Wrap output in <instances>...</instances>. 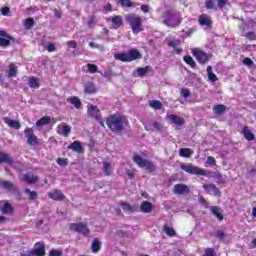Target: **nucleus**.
<instances>
[{
  "label": "nucleus",
  "mask_w": 256,
  "mask_h": 256,
  "mask_svg": "<svg viewBox=\"0 0 256 256\" xmlns=\"http://www.w3.org/2000/svg\"><path fill=\"white\" fill-rule=\"evenodd\" d=\"M127 123L128 120L126 117L119 114H110L106 118V125L108 129L116 135H120L124 131Z\"/></svg>",
  "instance_id": "f257e3e1"
},
{
  "label": "nucleus",
  "mask_w": 256,
  "mask_h": 256,
  "mask_svg": "<svg viewBox=\"0 0 256 256\" xmlns=\"http://www.w3.org/2000/svg\"><path fill=\"white\" fill-rule=\"evenodd\" d=\"M126 23L129 24L130 29H132L133 34H138L143 32V19L136 14L130 13L125 16Z\"/></svg>",
  "instance_id": "f03ea898"
},
{
  "label": "nucleus",
  "mask_w": 256,
  "mask_h": 256,
  "mask_svg": "<svg viewBox=\"0 0 256 256\" xmlns=\"http://www.w3.org/2000/svg\"><path fill=\"white\" fill-rule=\"evenodd\" d=\"M181 170L185 171L189 175H196L202 177H209L207 170L200 168L199 166H194L191 163H182L180 166Z\"/></svg>",
  "instance_id": "7ed1b4c3"
},
{
  "label": "nucleus",
  "mask_w": 256,
  "mask_h": 256,
  "mask_svg": "<svg viewBox=\"0 0 256 256\" xmlns=\"http://www.w3.org/2000/svg\"><path fill=\"white\" fill-rule=\"evenodd\" d=\"M133 162L136 163L138 167L147 169L149 173L156 171V166L152 161H147L137 154L133 156Z\"/></svg>",
  "instance_id": "20e7f679"
},
{
  "label": "nucleus",
  "mask_w": 256,
  "mask_h": 256,
  "mask_svg": "<svg viewBox=\"0 0 256 256\" xmlns=\"http://www.w3.org/2000/svg\"><path fill=\"white\" fill-rule=\"evenodd\" d=\"M24 137L27 139V144L29 147L41 146V141L38 136L35 135L34 129L27 127L24 129Z\"/></svg>",
  "instance_id": "39448f33"
},
{
  "label": "nucleus",
  "mask_w": 256,
  "mask_h": 256,
  "mask_svg": "<svg viewBox=\"0 0 256 256\" xmlns=\"http://www.w3.org/2000/svg\"><path fill=\"white\" fill-rule=\"evenodd\" d=\"M69 229L72 232L80 233L84 237L90 236L91 230L88 227L87 223L78 222V223H70Z\"/></svg>",
  "instance_id": "423d86ee"
},
{
  "label": "nucleus",
  "mask_w": 256,
  "mask_h": 256,
  "mask_svg": "<svg viewBox=\"0 0 256 256\" xmlns=\"http://www.w3.org/2000/svg\"><path fill=\"white\" fill-rule=\"evenodd\" d=\"M192 54H193L194 58H196L198 63L201 65L207 64L210 61V59L212 58L211 54H208L200 49H194L192 51Z\"/></svg>",
  "instance_id": "0eeeda50"
},
{
  "label": "nucleus",
  "mask_w": 256,
  "mask_h": 256,
  "mask_svg": "<svg viewBox=\"0 0 256 256\" xmlns=\"http://www.w3.org/2000/svg\"><path fill=\"white\" fill-rule=\"evenodd\" d=\"M107 23H111L110 29L118 30L124 26V18L121 15H114L106 19Z\"/></svg>",
  "instance_id": "6e6552de"
},
{
  "label": "nucleus",
  "mask_w": 256,
  "mask_h": 256,
  "mask_svg": "<svg viewBox=\"0 0 256 256\" xmlns=\"http://www.w3.org/2000/svg\"><path fill=\"white\" fill-rule=\"evenodd\" d=\"M202 189L213 197L219 198L222 196L221 190L214 183H205L202 185Z\"/></svg>",
  "instance_id": "1a4fd4ad"
},
{
  "label": "nucleus",
  "mask_w": 256,
  "mask_h": 256,
  "mask_svg": "<svg viewBox=\"0 0 256 256\" xmlns=\"http://www.w3.org/2000/svg\"><path fill=\"white\" fill-rule=\"evenodd\" d=\"M172 193L175 195L185 196L191 193V188H189V186L184 183L175 184L172 188Z\"/></svg>",
  "instance_id": "9d476101"
},
{
  "label": "nucleus",
  "mask_w": 256,
  "mask_h": 256,
  "mask_svg": "<svg viewBox=\"0 0 256 256\" xmlns=\"http://www.w3.org/2000/svg\"><path fill=\"white\" fill-rule=\"evenodd\" d=\"M0 211L2 215H12L15 212V208L8 200L0 201Z\"/></svg>",
  "instance_id": "9b49d317"
},
{
  "label": "nucleus",
  "mask_w": 256,
  "mask_h": 256,
  "mask_svg": "<svg viewBox=\"0 0 256 256\" xmlns=\"http://www.w3.org/2000/svg\"><path fill=\"white\" fill-rule=\"evenodd\" d=\"M1 187L5 189L6 191L12 192L13 194L17 196H21V192L19 191V188L15 186L11 181L5 180L1 183Z\"/></svg>",
  "instance_id": "f8f14e48"
},
{
  "label": "nucleus",
  "mask_w": 256,
  "mask_h": 256,
  "mask_svg": "<svg viewBox=\"0 0 256 256\" xmlns=\"http://www.w3.org/2000/svg\"><path fill=\"white\" fill-rule=\"evenodd\" d=\"M48 198H50L51 200H53L55 202H62L65 199V195L62 194V191H60L58 189H54V190L48 192Z\"/></svg>",
  "instance_id": "ddd939ff"
},
{
  "label": "nucleus",
  "mask_w": 256,
  "mask_h": 256,
  "mask_svg": "<svg viewBox=\"0 0 256 256\" xmlns=\"http://www.w3.org/2000/svg\"><path fill=\"white\" fill-rule=\"evenodd\" d=\"M87 113L89 117L95 119L96 121H101L102 119L101 110L98 108V106H89Z\"/></svg>",
  "instance_id": "4468645a"
},
{
  "label": "nucleus",
  "mask_w": 256,
  "mask_h": 256,
  "mask_svg": "<svg viewBox=\"0 0 256 256\" xmlns=\"http://www.w3.org/2000/svg\"><path fill=\"white\" fill-rule=\"evenodd\" d=\"M22 181L27 183L28 185H32L39 181V177L37 175H32L31 173H27L22 175Z\"/></svg>",
  "instance_id": "2eb2a0df"
},
{
  "label": "nucleus",
  "mask_w": 256,
  "mask_h": 256,
  "mask_svg": "<svg viewBox=\"0 0 256 256\" xmlns=\"http://www.w3.org/2000/svg\"><path fill=\"white\" fill-rule=\"evenodd\" d=\"M166 119L170 120V122L172 124L177 125V126H182L185 124L184 118L178 117L177 115H174V114H168L166 116Z\"/></svg>",
  "instance_id": "dca6fc26"
},
{
  "label": "nucleus",
  "mask_w": 256,
  "mask_h": 256,
  "mask_svg": "<svg viewBox=\"0 0 256 256\" xmlns=\"http://www.w3.org/2000/svg\"><path fill=\"white\" fill-rule=\"evenodd\" d=\"M174 14L173 12L167 11L163 14V23L168 27H173Z\"/></svg>",
  "instance_id": "f3484780"
},
{
  "label": "nucleus",
  "mask_w": 256,
  "mask_h": 256,
  "mask_svg": "<svg viewBox=\"0 0 256 256\" xmlns=\"http://www.w3.org/2000/svg\"><path fill=\"white\" fill-rule=\"evenodd\" d=\"M198 24H200V26H207L208 29L212 28L211 18L205 15L198 16Z\"/></svg>",
  "instance_id": "a211bd4d"
},
{
  "label": "nucleus",
  "mask_w": 256,
  "mask_h": 256,
  "mask_svg": "<svg viewBox=\"0 0 256 256\" xmlns=\"http://www.w3.org/2000/svg\"><path fill=\"white\" fill-rule=\"evenodd\" d=\"M3 122L15 130H19L21 127V124L18 120H12L9 117H3Z\"/></svg>",
  "instance_id": "6ab92c4d"
},
{
  "label": "nucleus",
  "mask_w": 256,
  "mask_h": 256,
  "mask_svg": "<svg viewBox=\"0 0 256 256\" xmlns=\"http://www.w3.org/2000/svg\"><path fill=\"white\" fill-rule=\"evenodd\" d=\"M84 92L88 95H95L98 90L93 82H87V84L84 85Z\"/></svg>",
  "instance_id": "aec40b11"
},
{
  "label": "nucleus",
  "mask_w": 256,
  "mask_h": 256,
  "mask_svg": "<svg viewBox=\"0 0 256 256\" xmlns=\"http://www.w3.org/2000/svg\"><path fill=\"white\" fill-rule=\"evenodd\" d=\"M29 255H33V256H45V255H46L45 245L42 244V246L36 247L35 249L31 250V251L29 252Z\"/></svg>",
  "instance_id": "412c9836"
},
{
  "label": "nucleus",
  "mask_w": 256,
  "mask_h": 256,
  "mask_svg": "<svg viewBox=\"0 0 256 256\" xmlns=\"http://www.w3.org/2000/svg\"><path fill=\"white\" fill-rule=\"evenodd\" d=\"M68 149L73 150L74 153H83V146L80 141H74L72 144H69Z\"/></svg>",
  "instance_id": "4be33fe9"
},
{
  "label": "nucleus",
  "mask_w": 256,
  "mask_h": 256,
  "mask_svg": "<svg viewBox=\"0 0 256 256\" xmlns=\"http://www.w3.org/2000/svg\"><path fill=\"white\" fill-rule=\"evenodd\" d=\"M28 86L31 89H39L41 87V83L39 82V78H36L35 76H31L28 78Z\"/></svg>",
  "instance_id": "5701e85b"
},
{
  "label": "nucleus",
  "mask_w": 256,
  "mask_h": 256,
  "mask_svg": "<svg viewBox=\"0 0 256 256\" xmlns=\"http://www.w3.org/2000/svg\"><path fill=\"white\" fill-rule=\"evenodd\" d=\"M102 248V243L101 241H99L98 238L93 239L92 244H91V251L93 254L98 253L99 251H101Z\"/></svg>",
  "instance_id": "b1692460"
},
{
  "label": "nucleus",
  "mask_w": 256,
  "mask_h": 256,
  "mask_svg": "<svg viewBox=\"0 0 256 256\" xmlns=\"http://www.w3.org/2000/svg\"><path fill=\"white\" fill-rule=\"evenodd\" d=\"M128 56L132 61L143 58V55L136 48L130 49Z\"/></svg>",
  "instance_id": "393cba45"
},
{
  "label": "nucleus",
  "mask_w": 256,
  "mask_h": 256,
  "mask_svg": "<svg viewBox=\"0 0 256 256\" xmlns=\"http://www.w3.org/2000/svg\"><path fill=\"white\" fill-rule=\"evenodd\" d=\"M114 59L118 61H122L123 63H129L132 62L131 58L126 53H117L114 54Z\"/></svg>",
  "instance_id": "a878e982"
},
{
  "label": "nucleus",
  "mask_w": 256,
  "mask_h": 256,
  "mask_svg": "<svg viewBox=\"0 0 256 256\" xmlns=\"http://www.w3.org/2000/svg\"><path fill=\"white\" fill-rule=\"evenodd\" d=\"M242 134H243V137L248 141H253L255 139V135L247 126L243 127Z\"/></svg>",
  "instance_id": "bb28decb"
},
{
  "label": "nucleus",
  "mask_w": 256,
  "mask_h": 256,
  "mask_svg": "<svg viewBox=\"0 0 256 256\" xmlns=\"http://www.w3.org/2000/svg\"><path fill=\"white\" fill-rule=\"evenodd\" d=\"M193 154H194V152L191 148H181V149H179V157L191 158Z\"/></svg>",
  "instance_id": "cd10ccee"
},
{
  "label": "nucleus",
  "mask_w": 256,
  "mask_h": 256,
  "mask_svg": "<svg viewBox=\"0 0 256 256\" xmlns=\"http://www.w3.org/2000/svg\"><path fill=\"white\" fill-rule=\"evenodd\" d=\"M140 210L143 213H151L152 211V203L149 201H142L140 205Z\"/></svg>",
  "instance_id": "c85d7f7f"
},
{
  "label": "nucleus",
  "mask_w": 256,
  "mask_h": 256,
  "mask_svg": "<svg viewBox=\"0 0 256 256\" xmlns=\"http://www.w3.org/2000/svg\"><path fill=\"white\" fill-rule=\"evenodd\" d=\"M136 73L138 77H144L148 73H152V68L148 65L143 68H137Z\"/></svg>",
  "instance_id": "c756f323"
},
{
  "label": "nucleus",
  "mask_w": 256,
  "mask_h": 256,
  "mask_svg": "<svg viewBox=\"0 0 256 256\" xmlns=\"http://www.w3.org/2000/svg\"><path fill=\"white\" fill-rule=\"evenodd\" d=\"M103 172H104V175H106L107 177L113 175V167L111 166L110 162L108 161L103 162Z\"/></svg>",
  "instance_id": "7c9ffc66"
},
{
  "label": "nucleus",
  "mask_w": 256,
  "mask_h": 256,
  "mask_svg": "<svg viewBox=\"0 0 256 256\" xmlns=\"http://www.w3.org/2000/svg\"><path fill=\"white\" fill-rule=\"evenodd\" d=\"M66 101H68V103L74 105L75 109H77V110L81 109V100L79 98H77L76 96L68 98V99H66Z\"/></svg>",
  "instance_id": "2f4dec72"
},
{
  "label": "nucleus",
  "mask_w": 256,
  "mask_h": 256,
  "mask_svg": "<svg viewBox=\"0 0 256 256\" xmlns=\"http://www.w3.org/2000/svg\"><path fill=\"white\" fill-rule=\"evenodd\" d=\"M50 123H51V117L44 116L40 118L38 121H36V126L43 127V126L49 125Z\"/></svg>",
  "instance_id": "473e14b6"
},
{
  "label": "nucleus",
  "mask_w": 256,
  "mask_h": 256,
  "mask_svg": "<svg viewBox=\"0 0 256 256\" xmlns=\"http://www.w3.org/2000/svg\"><path fill=\"white\" fill-rule=\"evenodd\" d=\"M227 108L223 104H218L216 106H213V113L216 115H222L225 114Z\"/></svg>",
  "instance_id": "72a5a7b5"
},
{
  "label": "nucleus",
  "mask_w": 256,
  "mask_h": 256,
  "mask_svg": "<svg viewBox=\"0 0 256 256\" xmlns=\"http://www.w3.org/2000/svg\"><path fill=\"white\" fill-rule=\"evenodd\" d=\"M7 76L8 78H15L17 76V66L15 63H10Z\"/></svg>",
  "instance_id": "f704fd0d"
},
{
  "label": "nucleus",
  "mask_w": 256,
  "mask_h": 256,
  "mask_svg": "<svg viewBox=\"0 0 256 256\" xmlns=\"http://www.w3.org/2000/svg\"><path fill=\"white\" fill-rule=\"evenodd\" d=\"M120 205L124 212L133 213L136 210L135 206L129 205L127 202H121Z\"/></svg>",
  "instance_id": "c9c22d12"
},
{
  "label": "nucleus",
  "mask_w": 256,
  "mask_h": 256,
  "mask_svg": "<svg viewBox=\"0 0 256 256\" xmlns=\"http://www.w3.org/2000/svg\"><path fill=\"white\" fill-rule=\"evenodd\" d=\"M183 61H185L186 65H189L193 69H196L197 65L195 60H193L192 56H189V55L183 56Z\"/></svg>",
  "instance_id": "e433bc0d"
},
{
  "label": "nucleus",
  "mask_w": 256,
  "mask_h": 256,
  "mask_svg": "<svg viewBox=\"0 0 256 256\" xmlns=\"http://www.w3.org/2000/svg\"><path fill=\"white\" fill-rule=\"evenodd\" d=\"M211 213L215 215L216 218H218V221L222 222L223 221V215L221 212H219V208L216 206L211 207Z\"/></svg>",
  "instance_id": "4c0bfd02"
},
{
  "label": "nucleus",
  "mask_w": 256,
  "mask_h": 256,
  "mask_svg": "<svg viewBox=\"0 0 256 256\" xmlns=\"http://www.w3.org/2000/svg\"><path fill=\"white\" fill-rule=\"evenodd\" d=\"M207 74H208L209 81H211L212 83H215L216 81H218V77L214 74V72H212L211 66L207 67Z\"/></svg>",
  "instance_id": "58836bf2"
},
{
  "label": "nucleus",
  "mask_w": 256,
  "mask_h": 256,
  "mask_svg": "<svg viewBox=\"0 0 256 256\" xmlns=\"http://www.w3.org/2000/svg\"><path fill=\"white\" fill-rule=\"evenodd\" d=\"M149 107L155 110H161L163 108V104L160 100H152L151 103H149Z\"/></svg>",
  "instance_id": "ea45409f"
},
{
  "label": "nucleus",
  "mask_w": 256,
  "mask_h": 256,
  "mask_svg": "<svg viewBox=\"0 0 256 256\" xmlns=\"http://www.w3.org/2000/svg\"><path fill=\"white\" fill-rule=\"evenodd\" d=\"M163 231L168 237H174L176 235L175 230L167 225L163 226Z\"/></svg>",
  "instance_id": "a19ab883"
},
{
  "label": "nucleus",
  "mask_w": 256,
  "mask_h": 256,
  "mask_svg": "<svg viewBox=\"0 0 256 256\" xmlns=\"http://www.w3.org/2000/svg\"><path fill=\"white\" fill-rule=\"evenodd\" d=\"M24 192L28 194L30 200L34 201L38 199V193H36V191H31L30 188H25Z\"/></svg>",
  "instance_id": "79ce46f5"
},
{
  "label": "nucleus",
  "mask_w": 256,
  "mask_h": 256,
  "mask_svg": "<svg viewBox=\"0 0 256 256\" xmlns=\"http://www.w3.org/2000/svg\"><path fill=\"white\" fill-rule=\"evenodd\" d=\"M118 4L123 8H133L131 0H118Z\"/></svg>",
  "instance_id": "37998d69"
},
{
  "label": "nucleus",
  "mask_w": 256,
  "mask_h": 256,
  "mask_svg": "<svg viewBox=\"0 0 256 256\" xmlns=\"http://www.w3.org/2000/svg\"><path fill=\"white\" fill-rule=\"evenodd\" d=\"M11 40L12 39L0 37V47L2 48L9 47L11 45Z\"/></svg>",
  "instance_id": "c03bdc74"
},
{
  "label": "nucleus",
  "mask_w": 256,
  "mask_h": 256,
  "mask_svg": "<svg viewBox=\"0 0 256 256\" xmlns=\"http://www.w3.org/2000/svg\"><path fill=\"white\" fill-rule=\"evenodd\" d=\"M71 130H72L71 125H65V126L62 127V133H61V135H62L63 137H68L69 134L71 133Z\"/></svg>",
  "instance_id": "a18cd8bd"
},
{
  "label": "nucleus",
  "mask_w": 256,
  "mask_h": 256,
  "mask_svg": "<svg viewBox=\"0 0 256 256\" xmlns=\"http://www.w3.org/2000/svg\"><path fill=\"white\" fill-rule=\"evenodd\" d=\"M205 8L208 10L217 9L215 5V0H206L205 1Z\"/></svg>",
  "instance_id": "49530a36"
},
{
  "label": "nucleus",
  "mask_w": 256,
  "mask_h": 256,
  "mask_svg": "<svg viewBox=\"0 0 256 256\" xmlns=\"http://www.w3.org/2000/svg\"><path fill=\"white\" fill-rule=\"evenodd\" d=\"M24 26L28 30H31L32 27L34 26V18H27V19H25Z\"/></svg>",
  "instance_id": "de8ad7c7"
},
{
  "label": "nucleus",
  "mask_w": 256,
  "mask_h": 256,
  "mask_svg": "<svg viewBox=\"0 0 256 256\" xmlns=\"http://www.w3.org/2000/svg\"><path fill=\"white\" fill-rule=\"evenodd\" d=\"M96 23V16L95 15H91L88 17V22H87V26L89 29L94 28V25Z\"/></svg>",
  "instance_id": "09e8293b"
},
{
  "label": "nucleus",
  "mask_w": 256,
  "mask_h": 256,
  "mask_svg": "<svg viewBox=\"0 0 256 256\" xmlns=\"http://www.w3.org/2000/svg\"><path fill=\"white\" fill-rule=\"evenodd\" d=\"M87 68H88V72L91 73V74H95V73L98 72V66L97 65L88 64Z\"/></svg>",
  "instance_id": "8fccbe9b"
},
{
  "label": "nucleus",
  "mask_w": 256,
  "mask_h": 256,
  "mask_svg": "<svg viewBox=\"0 0 256 256\" xmlns=\"http://www.w3.org/2000/svg\"><path fill=\"white\" fill-rule=\"evenodd\" d=\"M62 254V250L58 249H51L50 252H48V256H62Z\"/></svg>",
  "instance_id": "3c124183"
},
{
  "label": "nucleus",
  "mask_w": 256,
  "mask_h": 256,
  "mask_svg": "<svg viewBox=\"0 0 256 256\" xmlns=\"http://www.w3.org/2000/svg\"><path fill=\"white\" fill-rule=\"evenodd\" d=\"M57 163L62 167L68 166V158H58Z\"/></svg>",
  "instance_id": "603ef678"
},
{
  "label": "nucleus",
  "mask_w": 256,
  "mask_h": 256,
  "mask_svg": "<svg viewBox=\"0 0 256 256\" xmlns=\"http://www.w3.org/2000/svg\"><path fill=\"white\" fill-rule=\"evenodd\" d=\"M215 233H216V237H218V239L220 241H223V239H225V236H226L225 231H223V230H216Z\"/></svg>",
  "instance_id": "864d4df0"
},
{
  "label": "nucleus",
  "mask_w": 256,
  "mask_h": 256,
  "mask_svg": "<svg viewBox=\"0 0 256 256\" xmlns=\"http://www.w3.org/2000/svg\"><path fill=\"white\" fill-rule=\"evenodd\" d=\"M181 96L185 99H188V97L191 96V91L188 88H183L181 90Z\"/></svg>",
  "instance_id": "5fc2aeb1"
},
{
  "label": "nucleus",
  "mask_w": 256,
  "mask_h": 256,
  "mask_svg": "<svg viewBox=\"0 0 256 256\" xmlns=\"http://www.w3.org/2000/svg\"><path fill=\"white\" fill-rule=\"evenodd\" d=\"M246 39L250 41H255L256 40V33L253 31L247 32L246 33Z\"/></svg>",
  "instance_id": "6e6d98bb"
},
{
  "label": "nucleus",
  "mask_w": 256,
  "mask_h": 256,
  "mask_svg": "<svg viewBox=\"0 0 256 256\" xmlns=\"http://www.w3.org/2000/svg\"><path fill=\"white\" fill-rule=\"evenodd\" d=\"M204 256H216L215 250L212 248L205 249Z\"/></svg>",
  "instance_id": "4d7b16f0"
},
{
  "label": "nucleus",
  "mask_w": 256,
  "mask_h": 256,
  "mask_svg": "<svg viewBox=\"0 0 256 256\" xmlns=\"http://www.w3.org/2000/svg\"><path fill=\"white\" fill-rule=\"evenodd\" d=\"M180 44H181L180 40H174V41H170L167 43L168 47H170V48H175Z\"/></svg>",
  "instance_id": "13d9d810"
},
{
  "label": "nucleus",
  "mask_w": 256,
  "mask_h": 256,
  "mask_svg": "<svg viewBox=\"0 0 256 256\" xmlns=\"http://www.w3.org/2000/svg\"><path fill=\"white\" fill-rule=\"evenodd\" d=\"M152 127L155 128L157 131L163 130V125L161 124V122H153Z\"/></svg>",
  "instance_id": "bf43d9fd"
},
{
  "label": "nucleus",
  "mask_w": 256,
  "mask_h": 256,
  "mask_svg": "<svg viewBox=\"0 0 256 256\" xmlns=\"http://www.w3.org/2000/svg\"><path fill=\"white\" fill-rule=\"evenodd\" d=\"M126 175H128L130 180L135 179V170L126 169Z\"/></svg>",
  "instance_id": "052dcab7"
},
{
  "label": "nucleus",
  "mask_w": 256,
  "mask_h": 256,
  "mask_svg": "<svg viewBox=\"0 0 256 256\" xmlns=\"http://www.w3.org/2000/svg\"><path fill=\"white\" fill-rule=\"evenodd\" d=\"M207 164H208L209 166H216V160H215V158H214L213 156H209V157L207 158Z\"/></svg>",
  "instance_id": "680f3d73"
},
{
  "label": "nucleus",
  "mask_w": 256,
  "mask_h": 256,
  "mask_svg": "<svg viewBox=\"0 0 256 256\" xmlns=\"http://www.w3.org/2000/svg\"><path fill=\"white\" fill-rule=\"evenodd\" d=\"M66 45H68V47L72 48V49H76L77 48V43H76L75 40L68 41V43H66Z\"/></svg>",
  "instance_id": "e2e57ef3"
},
{
  "label": "nucleus",
  "mask_w": 256,
  "mask_h": 256,
  "mask_svg": "<svg viewBox=\"0 0 256 256\" xmlns=\"http://www.w3.org/2000/svg\"><path fill=\"white\" fill-rule=\"evenodd\" d=\"M243 65L252 66L253 60L251 58L246 57L245 59H243Z\"/></svg>",
  "instance_id": "0e129e2a"
},
{
  "label": "nucleus",
  "mask_w": 256,
  "mask_h": 256,
  "mask_svg": "<svg viewBox=\"0 0 256 256\" xmlns=\"http://www.w3.org/2000/svg\"><path fill=\"white\" fill-rule=\"evenodd\" d=\"M0 38H6V39H13V37L9 34H7L5 31H0Z\"/></svg>",
  "instance_id": "69168bd1"
},
{
  "label": "nucleus",
  "mask_w": 256,
  "mask_h": 256,
  "mask_svg": "<svg viewBox=\"0 0 256 256\" xmlns=\"http://www.w3.org/2000/svg\"><path fill=\"white\" fill-rule=\"evenodd\" d=\"M46 49L49 53H53L56 50L55 45L53 43L48 44Z\"/></svg>",
  "instance_id": "338daca9"
},
{
  "label": "nucleus",
  "mask_w": 256,
  "mask_h": 256,
  "mask_svg": "<svg viewBox=\"0 0 256 256\" xmlns=\"http://www.w3.org/2000/svg\"><path fill=\"white\" fill-rule=\"evenodd\" d=\"M228 0H218V7L220 9L225 8Z\"/></svg>",
  "instance_id": "774afa93"
}]
</instances>
